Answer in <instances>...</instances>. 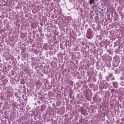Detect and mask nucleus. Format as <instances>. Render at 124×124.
I'll use <instances>...</instances> for the list:
<instances>
[{
    "label": "nucleus",
    "mask_w": 124,
    "mask_h": 124,
    "mask_svg": "<svg viewBox=\"0 0 124 124\" xmlns=\"http://www.w3.org/2000/svg\"><path fill=\"white\" fill-rule=\"evenodd\" d=\"M120 80H124V78H123V77H121L120 78Z\"/></svg>",
    "instance_id": "obj_9"
},
{
    "label": "nucleus",
    "mask_w": 124,
    "mask_h": 124,
    "mask_svg": "<svg viewBox=\"0 0 124 124\" xmlns=\"http://www.w3.org/2000/svg\"><path fill=\"white\" fill-rule=\"evenodd\" d=\"M101 89H102V87H101Z\"/></svg>",
    "instance_id": "obj_11"
},
{
    "label": "nucleus",
    "mask_w": 124,
    "mask_h": 124,
    "mask_svg": "<svg viewBox=\"0 0 124 124\" xmlns=\"http://www.w3.org/2000/svg\"><path fill=\"white\" fill-rule=\"evenodd\" d=\"M69 97L70 98L73 99L74 98V96L73 94L72 93H70L69 94Z\"/></svg>",
    "instance_id": "obj_3"
},
{
    "label": "nucleus",
    "mask_w": 124,
    "mask_h": 124,
    "mask_svg": "<svg viewBox=\"0 0 124 124\" xmlns=\"http://www.w3.org/2000/svg\"><path fill=\"white\" fill-rule=\"evenodd\" d=\"M73 83L74 82L72 81H71L70 82V83L71 84V85L73 86L74 85V84Z\"/></svg>",
    "instance_id": "obj_6"
},
{
    "label": "nucleus",
    "mask_w": 124,
    "mask_h": 124,
    "mask_svg": "<svg viewBox=\"0 0 124 124\" xmlns=\"http://www.w3.org/2000/svg\"><path fill=\"white\" fill-rule=\"evenodd\" d=\"M84 109L83 108H81L80 109V111L81 112V114H84Z\"/></svg>",
    "instance_id": "obj_4"
},
{
    "label": "nucleus",
    "mask_w": 124,
    "mask_h": 124,
    "mask_svg": "<svg viewBox=\"0 0 124 124\" xmlns=\"http://www.w3.org/2000/svg\"><path fill=\"white\" fill-rule=\"evenodd\" d=\"M118 83L116 82H113V85L115 88H116L118 86Z\"/></svg>",
    "instance_id": "obj_2"
},
{
    "label": "nucleus",
    "mask_w": 124,
    "mask_h": 124,
    "mask_svg": "<svg viewBox=\"0 0 124 124\" xmlns=\"http://www.w3.org/2000/svg\"><path fill=\"white\" fill-rule=\"evenodd\" d=\"M112 76V74L111 73L110 74L108 75V77L109 78H111Z\"/></svg>",
    "instance_id": "obj_7"
},
{
    "label": "nucleus",
    "mask_w": 124,
    "mask_h": 124,
    "mask_svg": "<svg viewBox=\"0 0 124 124\" xmlns=\"http://www.w3.org/2000/svg\"><path fill=\"white\" fill-rule=\"evenodd\" d=\"M112 80H114L113 78H112Z\"/></svg>",
    "instance_id": "obj_12"
},
{
    "label": "nucleus",
    "mask_w": 124,
    "mask_h": 124,
    "mask_svg": "<svg viewBox=\"0 0 124 124\" xmlns=\"http://www.w3.org/2000/svg\"><path fill=\"white\" fill-rule=\"evenodd\" d=\"M123 119H124V118H122L121 119V120H123Z\"/></svg>",
    "instance_id": "obj_10"
},
{
    "label": "nucleus",
    "mask_w": 124,
    "mask_h": 124,
    "mask_svg": "<svg viewBox=\"0 0 124 124\" xmlns=\"http://www.w3.org/2000/svg\"><path fill=\"white\" fill-rule=\"evenodd\" d=\"M115 91V90L114 89H112L111 90V91L112 93L113 92Z\"/></svg>",
    "instance_id": "obj_8"
},
{
    "label": "nucleus",
    "mask_w": 124,
    "mask_h": 124,
    "mask_svg": "<svg viewBox=\"0 0 124 124\" xmlns=\"http://www.w3.org/2000/svg\"><path fill=\"white\" fill-rule=\"evenodd\" d=\"M92 33V30L91 29L89 28L87 31L86 35V37L89 39H92L93 36Z\"/></svg>",
    "instance_id": "obj_1"
},
{
    "label": "nucleus",
    "mask_w": 124,
    "mask_h": 124,
    "mask_svg": "<svg viewBox=\"0 0 124 124\" xmlns=\"http://www.w3.org/2000/svg\"><path fill=\"white\" fill-rule=\"evenodd\" d=\"M95 2L94 0H89V2L90 4L91 5L92 4V3L94 2Z\"/></svg>",
    "instance_id": "obj_5"
}]
</instances>
